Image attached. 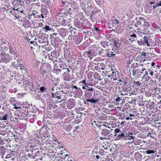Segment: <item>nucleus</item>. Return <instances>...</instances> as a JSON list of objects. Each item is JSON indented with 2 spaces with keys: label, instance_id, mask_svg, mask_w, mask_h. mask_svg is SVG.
<instances>
[{
  "label": "nucleus",
  "instance_id": "obj_1",
  "mask_svg": "<svg viewBox=\"0 0 161 161\" xmlns=\"http://www.w3.org/2000/svg\"><path fill=\"white\" fill-rule=\"evenodd\" d=\"M63 70L64 72V78L66 80H68L70 79V75L69 72L70 70L68 68H63Z\"/></svg>",
  "mask_w": 161,
  "mask_h": 161
},
{
  "label": "nucleus",
  "instance_id": "obj_2",
  "mask_svg": "<svg viewBox=\"0 0 161 161\" xmlns=\"http://www.w3.org/2000/svg\"><path fill=\"white\" fill-rule=\"evenodd\" d=\"M1 58L3 59V62H7L12 59L10 55L5 54L2 56Z\"/></svg>",
  "mask_w": 161,
  "mask_h": 161
},
{
  "label": "nucleus",
  "instance_id": "obj_3",
  "mask_svg": "<svg viewBox=\"0 0 161 161\" xmlns=\"http://www.w3.org/2000/svg\"><path fill=\"white\" fill-rule=\"evenodd\" d=\"M13 4L15 5V4H17L18 5H19V6H21L23 5L24 3V2L23 0H15L13 2Z\"/></svg>",
  "mask_w": 161,
  "mask_h": 161
},
{
  "label": "nucleus",
  "instance_id": "obj_4",
  "mask_svg": "<svg viewBox=\"0 0 161 161\" xmlns=\"http://www.w3.org/2000/svg\"><path fill=\"white\" fill-rule=\"evenodd\" d=\"M109 131L107 129H103L102 130L101 134L103 136H106L109 134Z\"/></svg>",
  "mask_w": 161,
  "mask_h": 161
},
{
  "label": "nucleus",
  "instance_id": "obj_5",
  "mask_svg": "<svg viewBox=\"0 0 161 161\" xmlns=\"http://www.w3.org/2000/svg\"><path fill=\"white\" fill-rule=\"evenodd\" d=\"M132 135V134L130 133H129L128 134H125V140H127V139L131 140V139H133L134 138L133 136L130 135Z\"/></svg>",
  "mask_w": 161,
  "mask_h": 161
},
{
  "label": "nucleus",
  "instance_id": "obj_6",
  "mask_svg": "<svg viewBox=\"0 0 161 161\" xmlns=\"http://www.w3.org/2000/svg\"><path fill=\"white\" fill-rule=\"evenodd\" d=\"M125 135L124 133H122L121 132L119 133L117 137V138L118 139H122L125 140Z\"/></svg>",
  "mask_w": 161,
  "mask_h": 161
},
{
  "label": "nucleus",
  "instance_id": "obj_7",
  "mask_svg": "<svg viewBox=\"0 0 161 161\" xmlns=\"http://www.w3.org/2000/svg\"><path fill=\"white\" fill-rule=\"evenodd\" d=\"M86 101L87 102H90L93 103H96L97 102L99 101V100L96 99H94L92 98V99H87Z\"/></svg>",
  "mask_w": 161,
  "mask_h": 161
},
{
  "label": "nucleus",
  "instance_id": "obj_8",
  "mask_svg": "<svg viewBox=\"0 0 161 161\" xmlns=\"http://www.w3.org/2000/svg\"><path fill=\"white\" fill-rule=\"evenodd\" d=\"M41 12L42 14H43L44 15H46L47 13V10L45 8H42L41 9Z\"/></svg>",
  "mask_w": 161,
  "mask_h": 161
},
{
  "label": "nucleus",
  "instance_id": "obj_9",
  "mask_svg": "<svg viewBox=\"0 0 161 161\" xmlns=\"http://www.w3.org/2000/svg\"><path fill=\"white\" fill-rule=\"evenodd\" d=\"M8 115L7 114H6L5 115H3L2 116H0V120H6L7 119V117Z\"/></svg>",
  "mask_w": 161,
  "mask_h": 161
},
{
  "label": "nucleus",
  "instance_id": "obj_10",
  "mask_svg": "<svg viewBox=\"0 0 161 161\" xmlns=\"http://www.w3.org/2000/svg\"><path fill=\"white\" fill-rule=\"evenodd\" d=\"M145 70H146V69L143 68L141 69H140L139 70L138 69H136V71H137V74L139 73H143V71Z\"/></svg>",
  "mask_w": 161,
  "mask_h": 161
},
{
  "label": "nucleus",
  "instance_id": "obj_11",
  "mask_svg": "<svg viewBox=\"0 0 161 161\" xmlns=\"http://www.w3.org/2000/svg\"><path fill=\"white\" fill-rule=\"evenodd\" d=\"M16 99H15L14 98H10V99H9V101L10 102V103L12 104H16V103L15 104V103L16 102Z\"/></svg>",
  "mask_w": 161,
  "mask_h": 161
},
{
  "label": "nucleus",
  "instance_id": "obj_12",
  "mask_svg": "<svg viewBox=\"0 0 161 161\" xmlns=\"http://www.w3.org/2000/svg\"><path fill=\"white\" fill-rule=\"evenodd\" d=\"M104 50L103 49H101L98 52L99 54L100 55H101L102 56H105V54H103L104 53Z\"/></svg>",
  "mask_w": 161,
  "mask_h": 161
},
{
  "label": "nucleus",
  "instance_id": "obj_13",
  "mask_svg": "<svg viewBox=\"0 0 161 161\" xmlns=\"http://www.w3.org/2000/svg\"><path fill=\"white\" fill-rule=\"evenodd\" d=\"M62 25L64 26H65L67 25L68 24V22L66 21L64 19L61 22Z\"/></svg>",
  "mask_w": 161,
  "mask_h": 161
},
{
  "label": "nucleus",
  "instance_id": "obj_14",
  "mask_svg": "<svg viewBox=\"0 0 161 161\" xmlns=\"http://www.w3.org/2000/svg\"><path fill=\"white\" fill-rule=\"evenodd\" d=\"M146 153L147 154H149L152 153H154L155 151L153 150H148L146 151Z\"/></svg>",
  "mask_w": 161,
  "mask_h": 161
},
{
  "label": "nucleus",
  "instance_id": "obj_15",
  "mask_svg": "<svg viewBox=\"0 0 161 161\" xmlns=\"http://www.w3.org/2000/svg\"><path fill=\"white\" fill-rule=\"evenodd\" d=\"M115 54H114L113 52L111 51L110 52V53H107L106 54H105V55H107V56L109 58L111 57V56L114 55Z\"/></svg>",
  "mask_w": 161,
  "mask_h": 161
},
{
  "label": "nucleus",
  "instance_id": "obj_16",
  "mask_svg": "<svg viewBox=\"0 0 161 161\" xmlns=\"http://www.w3.org/2000/svg\"><path fill=\"white\" fill-rule=\"evenodd\" d=\"M119 23V22L117 19H114L113 21V25H116L118 24Z\"/></svg>",
  "mask_w": 161,
  "mask_h": 161
},
{
  "label": "nucleus",
  "instance_id": "obj_17",
  "mask_svg": "<svg viewBox=\"0 0 161 161\" xmlns=\"http://www.w3.org/2000/svg\"><path fill=\"white\" fill-rule=\"evenodd\" d=\"M10 55L12 59H16L17 57L15 53H13V54H10Z\"/></svg>",
  "mask_w": 161,
  "mask_h": 161
},
{
  "label": "nucleus",
  "instance_id": "obj_18",
  "mask_svg": "<svg viewBox=\"0 0 161 161\" xmlns=\"http://www.w3.org/2000/svg\"><path fill=\"white\" fill-rule=\"evenodd\" d=\"M100 69L101 70H104L105 69V66L104 64L102 63L100 65Z\"/></svg>",
  "mask_w": 161,
  "mask_h": 161
},
{
  "label": "nucleus",
  "instance_id": "obj_19",
  "mask_svg": "<svg viewBox=\"0 0 161 161\" xmlns=\"http://www.w3.org/2000/svg\"><path fill=\"white\" fill-rule=\"evenodd\" d=\"M134 83L137 86H139L141 85V83L139 81H135Z\"/></svg>",
  "mask_w": 161,
  "mask_h": 161
},
{
  "label": "nucleus",
  "instance_id": "obj_20",
  "mask_svg": "<svg viewBox=\"0 0 161 161\" xmlns=\"http://www.w3.org/2000/svg\"><path fill=\"white\" fill-rule=\"evenodd\" d=\"M19 69L22 71H25V69L24 67L21 64L20 67L19 68Z\"/></svg>",
  "mask_w": 161,
  "mask_h": 161
},
{
  "label": "nucleus",
  "instance_id": "obj_21",
  "mask_svg": "<svg viewBox=\"0 0 161 161\" xmlns=\"http://www.w3.org/2000/svg\"><path fill=\"white\" fill-rule=\"evenodd\" d=\"M21 64L20 63L16 64L15 65V68H16L18 70Z\"/></svg>",
  "mask_w": 161,
  "mask_h": 161
},
{
  "label": "nucleus",
  "instance_id": "obj_22",
  "mask_svg": "<svg viewBox=\"0 0 161 161\" xmlns=\"http://www.w3.org/2000/svg\"><path fill=\"white\" fill-rule=\"evenodd\" d=\"M114 131L116 133H118L119 134L121 132L120 130L118 128H116L115 129Z\"/></svg>",
  "mask_w": 161,
  "mask_h": 161
},
{
  "label": "nucleus",
  "instance_id": "obj_23",
  "mask_svg": "<svg viewBox=\"0 0 161 161\" xmlns=\"http://www.w3.org/2000/svg\"><path fill=\"white\" fill-rule=\"evenodd\" d=\"M16 10L17 11L21 13H23V12L24 11L23 10L20 8H16Z\"/></svg>",
  "mask_w": 161,
  "mask_h": 161
},
{
  "label": "nucleus",
  "instance_id": "obj_24",
  "mask_svg": "<svg viewBox=\"0 0 161 161\" xmlns=\"http://www.w3.org/2000/svg\"><path fill=\"white\" fill-rule=\"evenodd\" d=\"M43 28L45 29L46 31L50 30V27L48 25H46L45 27H43Z\"/></svg>",
  "mask_w": 161,
  "mask_h": 161
},
{
  "label": "nucleus",
  "instance_id": "obj_25",
  "mask_svg": "<svg viewBox=\"0 0 161 161\" xmlns=\"http://www.w3.org/2000/svg\"><path fill=\"white\" fill-rule=\"evenodd\" d=\"M137 43L139 46H141L142 44V40L141 39H140L139 40H137Z\"/></svg>",
  "mask_w": 161,
  "mask_h": 161
},
{
  "label": "nucleus",
  "instance_id": "obj_26",
  "mask_svg": "<svg viewBox=\"0 0 161 161\" xmlns=\"http://www.w3.org/2000/svg\"><path fill=\"white\" fill-rule=\"evenodd\" d=\"M130 36L131 37L134 38V39L136 38V35L135 34H133L130 35Z\"/></svg>",
  "mask_w": 161,
  "mask_h": 161
},
{
  "label": "nucleus",
  "instance_id": "obj_27",
  "mask_svg": "<svg viewBox=\"0 0 161 161\" xmlns=\"http://www.w3.org/2000/svg\"><path fill=\"white\" fill-rule=\"evenodd\" d=\"M148 37L147 36H145L143 37L144 41L145 42L148 41Z\"/></svg>",
  "mask_w": 161,
  "mask_h": 161
},
{
  "label": "nucleus",
  "instance_id": "obj_28",
  "mask_svg": "<svg viewBox=\"0 0 161 161\" xmlns=\"http://www.w3.org/2000/svg\"><path fill=\"white\" fill-rule=\"evenodd\" d=\"M40 89L41 91L42 92H43L45 90V87L44 86H42L40 88Z\"/></svg>",
  "mask_w": 161,
  "mask_h": 161
},
{
  "label": "nucleus",
  "instance_id": "obj_29",
  "mask_svg": "<svg viewBox=\"0 0 161 161\" xmlns=\"http://www.w3.org/2000/svg\"><path fill=\"white\" fill-rule=\"evenodd\" d=\"M141 24V22H140V21H138L135 24V26L137 27H138V25H140V24Z\"/></svg>",
  "mask_w": 161,
  "mask_h": 161
},
{
  "label": "nucleus",
  "instance_id": "obj_30",
  "mask_svg": "<svg viewBox=\"0 0 161 161\" xmlns=\"http://www.w3.org/2000/svg\"><path fill=\"white\" fill-rule=\"evenodd\" d=\"M16 105V104H14V108L15 109H21V108L20 107H17V106H16L15 105Z\"/></svg>",
  "mask_w": 161,
  "mask_h": 161
},
{
  "label": "nucleus",
  "instance_id": "obj_31",
  "mask_svg": "<svg viewBox=\"0 0 161 161\" xmlns=\"http://www.w3.org/2000/svg\"><path fill=\"white\" fill-rule=\"evenodd\" d=\"M112 75H109V76H108V77H110L111 76H113V75H116V73L114 71H112Z\"/></svg>",
  "mask_w": 161,
  "mask_h": 161
},
{
  "label": "nucleus",
  "instance_id": "obj_32",
  "mask_svg": "<svg viewBox=\"0 0 161 161\" xmlns=\"http://www.w3.org/2000/svg\"><path fill=\"white\" fill-rule=\"evenodd\" d=\"M73 86V88H75V89H77V90H80V88H78V87H77V86Z\"/></svg>",
  "mask_w": 161,
  "mask_h": 161
},
{
  "label": "nucleus",
  "instance_id": "obj_33",
  "mask_svg": "<svg viewBox=\"0 0 161 161\" xmlns=\"http://www.w3.org/2000/svg\"><path fill=\"white\" fill-rule=\"evenodd\" d=\"M129 40L131 42H132L135 40V39H134V38H132L131 37H130V38L129 39Z\"/></svg>",
  "mask_w": 161,
  "mask_h": 161
},
{
  "label": "nucleus",
  "instance_id": "obj_34",
  "mask_svg": "<svg viewBox=\"0 0 161 161\" xmlns=\"http://www.w3.org/2000/svg\"><path fill=\"white\" fill-rule=\"evenodd\" d=\"M9 52L11 53V54H13V53H14V52L13 50L10 49L9 50Z\"/></svg>",
  "mask_w": 161,
  "mask_h": 161
},
{
  "label": "nucleus",
  "instance_id": "obj_35",
  "mask_svg": "<svg viewBox=\"0 0 161 161\" xmlns=\"http://www.w3.org/2000/svg\"><path fill=\"white\" fill-rule=\"evenodd\" d=\"M126 83L122 81L120 84V85L121 86H125L126 84Z\"/></svg>",
  "mask_w": 161,
  "mask_h": 161
},
{
  "label": "nucleus",
  "instance_id": "obj_36",
  "mask_svg": "<svg viewBox=\"0 0 161 161\" xmlns=\"http://www.w3.org/2000/svg\"><path fill=\"white\" fill-rule=\"evenodd\" d=\"M91 54V52L90 51L87 52L86 53V54L87 55V56H88L89 57H90V55Z\"/></svg>",
  "mask_w": 161,
  "mask_h": 161
},
{
  "label": "nucleus",
  "instance_id": "obj_37",
  "mask_svg": "<svg viewBox=\"0 0 161 161\" xmlns=\"http://www.w3.org/2000/svg\"><path fill=\"white\" fill-rule=\"evenodd\" d=\"M159 4V3H157L156 5H153V9H155V8H156V7H158V6H158V5Z\"/></svg>",
  "mask_w": 161,
  "mask_h": 161
},
{
  "label": "nucleus",
  "instance_id": "obj_38",
  "mask_svg": "<svg viewBox=\"0 0 161 161\" xmlns=\"http://www.w3.org/2000/svg\"><path fill=\"white\" fill-rule=\"evenodd\" d=\"M121 100L120 98L118 97L116 99L115 101L116 102H119Z\"/></svg>",
  "mask_w": 161,
  "mask_h": 161
},
{
  "label": "nucleus",
  "instance_id": "obj_39",
  "mask_svg": "<svg viewBox=\"0 0 161 161\" xmlns=\"http://www.w3.org/2000/svg\"><path fill=\"white\" fill-rule=\"evenodd\" d=\"M87 87L88 88V89H87V90L90 91H92L93 90V89L92 88L89 87H88L87 86Z\"/></svg>",
  "mask_w": 161,
  "mask_h": 161
},
{
  "label": "nucleus",
  "instance_id": "obj_40",
  "mask_svg": "<svg viewBox=\"0 0 161 161\" xmlns=\"http://www.w3.org/2000/svg\"><path fill=\"white\" fill-rule=\"evenodd\" d=\"M144 24L145 25L147 26L149 25L147 21H145L144 22Z\"/></svg>",
  "mask_w": 161,
  "mask_h": 161
},
{
  "label": "nucleus",
  "instance_id": "obj_41",
  "mask_svg": "<svg viewBox=\"0 0 161 161\" xmlns=\"http://www.w3.org/2000/svg\"><path fill=\"white\" fill-rule=\"evenodd\" d=\"M56 71H57V72H58V73H59V72H60L62 71V70L61 69H57L56 70Z\"/></svg>",
  "mask_w": 161,
  "mask_h": 161
},
{
  "label": "nucleus",
  "instance_id": "obj_42",
  "mask_svg": "<svg viewBox=\"0 0 161 161\" xmlns=\"http://www.w3.org/2000/svg\"><path fill=\"white\" fill-rule=\"evenodd\" d=\"M99 139L101 140H103L104 139H107V138L105 137H99Z\"/></svg>",
  "mask_w": 161,
  "mask_h": 161
},
{
  "label": "nucleus",
  "instance_id": "obj_43",
  "mask_svg": "<svg viewBox=\"0 0 161 161\" xmlns=\"http://www.w3.org/2000/svg\"><path fill=\"white\" fill-rule=\"evenodd\" d=\"M148 75V73L147 71H145V74L143 76H145L147 75Z\"/></svg>",
  "mask_w": 161,
  "mask_h": 161
},
{
  "label": "nucleus",
  "instance_id": "obj_44",
  "mask_svg": "<svg viewBox=\"0 0 161 161\" xmlns=\"http://www.w3.org/2000/svg\"><path fill=\"white\" fill-rule=\"evenodd\" d=\"M31 15V16H33V17H35L36 18H37V17L35 16V14L34 13L32 14Z\"/></svg>",
  "mask_w": 161,
  "mask_h": 161
},
{
  "label": "nucleus",
  "instance_id": "obj_45",
  "mask_svg": "<svg viewBox=\"0 0 161 161\" xmlns=\"http://www.w3.org/2000/svg\"><path fill=\"white\" fill-rule=\"evenodd\" d=\"M126 119L127 120H129V119H130V120H131L132 119V118H130V117H127L126 118Z\"/></svg>",
  "mask_w": 161,
  "mask_h": 161
},
{
  "label": "nucleus",
  "instance_id": "obj_46",
  "mask_svg": "<svg viewBox=\"0 0 161 161\" xmlns=\"http://www.w3.org/2000/svg\"><path fill=\"white\" fill-rule=\"evenodd\" d=\"M42 17V18H44L45 17H46V16H46V15H44L43 14H41L40 15Z\"/></svg>",
  "mask_w": 161,
  "mask_h": 161
},
{
  "label": "nucleus",
  "instance_id": "obj_47",
  "mask_svg": "<svg viewBox=\"0 0 161 161\" xmlns=\"http://www.w3.org/2000/svg\"><path fill=\"white\" fill-rule=\"evenodd\" d=\"M147 53H144V52H142V56H146V54Z\"/></svg>",
  "mask_w": 161,
  "mask_h": 161
},
{
  "label": "nucleus",
  "instance_id": "obj_48",
  "mask_svg": "<svg viewBox=\"0 0 161 161\" xmlns=\"http://www.w3.org/2000/svg\"><path fill=\"white\" fill-rule=\"evenodd\" d=\"M58 99H60L61 98V97L60 96H58L56 97Z\"/></svg>",
  "mask_w": 161,
  "mask_h": 161
},
{
  "label": "nucleus",
  "instance_id": "obj_49",
  "mask_svg": "<svg viewBox=\"0 0 161 161\" xmlns=\"http://www.w3.org/2000/svg\"><path fill=\"white\" fill-rule=\"evenodd\" d=\"M54 89L53 88H52L51 89V92L52 93V94L53 95V93L52 92V91H54Z\"/></svg>",
  "mask_w": 161,
  "mask_h": 161
},
{
  "label": "nucleus",
  "instance_id": "obj_50",
  "mask_svg": "<svg viewBox=\"0 0 161 161\" xmlns=\"http://www.w3.org/2000/svg\"><path fill=\"white\" fill-rule=\"evenodd\" d=\"M153 71L150 72H149V74L151 76H153Z\"/></svg>",
  "mask_w": 161,
  "mask_h": 161
},
{
  "label": "nucleus",
  "instance_id": "obj_51",
  "mask_svg": "<svg viewBox=\"0 0 161 161\" xmlns=\"http://www.w3.org/2000/svg\"><path fill=\"white\" fill-rule=\"evenodd\" d=\"M139 19L140 20H144V18L143 17H140L139 18Z\"/></svg>",
  "mask_w": 161,
  "mask_h": 161
},
{
  "label": "nucleus",
  "instance_id": "obj_52",
  "mask_svg": "<svg viewBox=\"0 0 161 161\" xmlns=\"http://www.w3.org/2000/svg\"><path fill=\"white\" fill-rule=\"evenodd\" d=\"M137 72V71H136V70H135H135H133L132 71V73H133V75H135L136 72Z\"/></svg>",
  "mask_w": 161,
  "mask_h": 161
},
{
  "label": "nucleus",
  "instance_id": "obj_53",
  "mask_svg": "<svg viewBox=\"0 0 161 161\" xmlns=\"http://www.w3.org/2000/svg\"><path fill=\"white\" fill-rule=\"evenodd\" d=\"M155 64V63L154 62H152L151 63V66H154Z\"/></svg>",
  "mask_w": 161,
  "mask_h": 161
},
{
  "label": "nucleus",
  "instance_id": "obj_54",
  "mask_svg": "<svg viewBox=\"0 0 161 161\" xmlns=\"http://www.w3.org/2000/svg\"><path fill=\"white\" fill-rule=\"evenodd\" d=\"M95 29H96V31H97V32H98V31H99V30L98 28H97L96 27L95 28ZM98 33V32H97V33Z\"/></svg>",
  "mask_w": 161,
  "mask_h": 161
},
{
  "label": "nucleus",
  "instance_id": "obj_55",
  "mask_svg": "<svg viewBox=\"0 0 161 161\" xmlns=\"http://www.w3.org/2000/svg\"><path fill=\"white\" fill-rule=\"evenodd\" d=\"M151 135V134L150 133H148L147 136H150Z\"/></svg>",
  "mask_w": 161,
  "mask_h": 161
},
{
  "label": "nucleus",
  "instance_id": "obj_56",
  "mask_svg": "<svg viewBox=\"0 0 161 161\" xmlns=\"http://www.w3.org/2000/svg\"><path fill=\"white\" fill-rule=\"evenodd\" d=\"M96 158L97 159H98L99 158V156L98 155H96Z\"/></svg>",
  "mask_w": 161,
  "mask_h": 161
},
{
  "label": "nucleus",
  "instance_id": "obj_57",
  "mask_svg": "<svg viewBox=\"0 0 161 161\" xmlns=\"http://www.w3.org/2000/svg\"><path fill=\"white\" fill-rule=\"evenodd\" d=\"M20 61H21V60L19 59H17V62H18V63L20 62Z\"/></svg>",
  "mask_w": 161,
  "mask_h": 161
},
{
  "label": "nucleus",
  "instance_id": "obj_58",
  "mask_svg": "<svg viewBox=\"0 0 161 161\" xmlns=\"http://www.w3.org/2000/svg\"><path fill=\"white\" fill-rule=\"evenodd\" d=\"M147 80H150V79H151V78L148 76H147Z\"/></svg>",
  "mask_w": 161,
  "mask_h": 161
},
{
  "label": "nucleus",
  "instance_id": "obj_59",
  "mask_svg": "<svg viewBox=\"0 0 161 161\" xmlns=\"http://www.w3.org/2000/svg\"><path fill=\"white\" fill-rule=\"evenodd\" d=\"M82 82L84 83L85 85H86V80H83L82 81Z\"/></svg>",
  "mask_w": 161,
  "mask_h": 161
},
{
  "label": "nucleus",
  "instance_id": "obj_60",
  "mask_svg": "<svg viewBox=\"0 0 161 161\" xmlns=\"http://www.w3.org/2000/svg\"><path fill=\"white\" fill-rule=\"evenodd\" d=\"M35 147V146H31L30 147L31 148H32V149H33Z\"/></svg>",
  "mask_w": 161,
  "mask_h": 161
},
{
  "label": "nucleus",
  "instance_id": "obj_61",
  "mask_svg": "<svg viewBox=\"0 0 161 161\" xmlns=\"http://www.w3.org/2000/svg\"><path fill=\"white\" fill-rule=\"evenodd\" d=\"M130 117H134V114H130Z\"/></svg>",
  "mask_w": 161,
  "mask_h": 161
},
{
  "label": "nucleus",
  "instance_id": "obj_62",
  "mask_svg": "<svg viewBox=\"0 0 161 161\" xmlns=\"http://www.w3.org/2000/svg\"><path fill=\"white\" fill-rule=\"evenodd\" d=\"M124 123H125V122L124 121H122V122L121 123V124L122 125H124Z\"/></svg>",
  "mask_w": 161,
  "mask_h": 161
},
{
  "label": "nucleus",
  "instance_id": "obj_63",
  "mask_svg": "<svg viewBox=\"0 0 161 161\" xmlns=\"http://www.w3.org/2000/svg\"><path fill=\"white\" fill-rule=\"evenodd\" d=\"M159 6H161V1L159 2V4L158 5Z\"/></svg>",
  "mask_w": 161,
  "mask_h": 161
},
{
  "label": "nucleus",
  "instance_id": "obj_64",
  "mask_svg": "<svg viewBox=\"0 0 161 161\" xmlns=\"http://www.w3.org/2000/svg\"><path fill=\"white\" fill-rule=\"evenodd\" d=\"M47 3L48 4H49V3H50V1H49V0H48V1H47Z\"/></svg>",
  "mask_w": 161,
  "mask_h": 161
}]
</instances>
